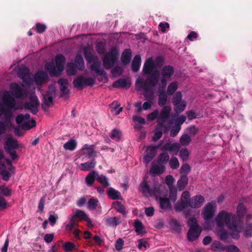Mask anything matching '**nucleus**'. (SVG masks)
Listing matches in <instances>:
<instances>
[{
	"label": "nucleus",
	"mask_w": 252,
	"mask_h": 252,
	"mask_svg": "<svg viewBox=\"0 0 252 252\" xmlns=\"http://www.w3.org/2000/svg\"><path fill=\"white\" fill-rule=\"evenodd\" d=\"M2 101L3 103L0 102V117L3 115L6 119H9L12 116L11 109H17L15 99L6 91L2 95Z\"/></svg>",
	"instance_id": "obj_1"
},
{
	"label": "nucleus",
	"mask_w": 252,
	"mask_h": 252,
	"mask_svg": "<svg viewBox=\"0 0 252 252\" xmlns=\"http://www.w3.org/2000/svg\"><path fill=\"white\" fill-rule=\"evenodd\" d=\"M158 74V71L156 70L144 82L141 78L137 79L135 84L136 90L140 91L142 89H144L145 92H151L150 87H155L158 84L159 80Z\"/></svg>",
	"instance_id": "obj_2"
},
{
	"label": "nucleus",
	"mask_w": 252,
	"mask_h": 252,
	"mask_svg": "<svg viewBox=\"0 0 252 252\" xmlns=\"http://www.w3.org/2000/svg\"><path fill=\"white\" fill-rule=\"evenodd\" d=\"M84 55L85 59L88 63H93L90 66V69L92 71H94L98 75L102 76L104 78H107L106 72L103 68H101V62L99 61L96 56L93 55L90 51L85 49Z\"/></svg>",
	"instance_id": "obj_3"
},
{
	"label": "nucleus",
	"mask_w": 252,
	"mask_h": 252,
	"mask_svg": "<svg viewBox=\"0 0 252 252\" xmlns=\"http://www.w3.org/2000/svg\"><path fill=\"white\" fill-rule=\"evenodd\" d=\"M216 221L219 227H223L226 225L229 229H232L236 227V223L234 224L233 221V215L224 210L220 211L217 215Z\"/></svg>",
	"instance_id": "obj_4"
},
{
	"label": "nucleus",
	"mask_w": 252,
	"mask_h": 252,
	"mask_svg": "<svg viewBox=\"0 0 252 252\" xmlns=\"http://www.w3.org/2000/svg\"><path fill=\"white\" fill-rule=\"evenodd\" d=\"M119 53L116 48H112L104 56L102 62L103 67L106 69L112 68L118 59Z\"/></svg>",
	"instance_id": "obj_5"
},
{
	"label": "nucleus",
	"mask_w": 252,
	"mask_h": 252,
	"mask_svg": "<svg viewBox=\"0 0 252 252\" xmlns=\"http://www.w3.org/2000/svg\"><path fill=\"white\" fill-rule=\"evenodd\" d=\"M55 61L56 67L51 69L48 67V73L52 77H58L62 74L66 59L63 55H59L56 56Z\"/></svg>",
	"instance_id": "obj_6"
},
{
	"label": "nucleus",
	"mask_w": 252,
	"mask_h": 252,
	"mask_svg": "<svg viewBox=\"0 0 252 252\" xmlns=\"http://www.w3.org/2000/svg\"><path fill=\"white\" fill-rule=\"evenodd\" d=\"M95 83L94 80L91 78H86L79 75L75 78L73 81V86L80 90H82L85 86H93Z\"/></svg>",
	"instance_id": "obj_7"
},
{
	"label": "nucleus",
	"mask_w": 252,
	"mask_h": 252,
	"mask_svg": "<svg viewBox=\"0 0 252 252\" xmlns=\"http://www.w3.org/2000/svg\"><path fill=\"white\" fill-rule=\"evenodd\" d=\"M246 200L244 197H242L239 201V202L236 207V214L233 215V221L234 224L235 222L242 223V220L247 213L248 210L243 202Z\"/></svg>",
	"instance_id": "obj_8"
},
{
	"label": "nucleus",
	"mask_w": 252,
	"mask_h": 252,
	"mask_svg": "<svg viewBox=\"0 0 252 252\" xmlns=\"http://www.w3.org/2000/svg\"><path fill=\"white\" fill-rule=\"evenodd\" d=\"M190 143H166L161 148L163 151H168L170 153H174L177 154L179 151L181 145L188 146Z\"/></svg>",
	"instance_id": "obj_9"
},
{
	"label": "nucleus",
	"mask_w": 252,
	"mask_h": 252,
	"mask_svg": "<svg viewBox=\"0 0 252 252\" xmlns=\"http://www.w3.org/2000/svg\"><path fill=\"white\" fill-rule=\"evenodd\" d=\"M19 145L18 143H5L4 148L7 154L11 157L13 160H15L18 158V156L16 152V150L18 148Z\"/></svg>",
	"instance_id": "obj_10"
},
{
	"label": "nucleus",
	"mask_w": 252,
	"mask_h": 252,
	"mask_svg": "<svg viewBox=\"0 0 252 252\" xmlns=\"http://www.w3.org/2000/svg\"><path fill=\"white\" fill-rule=\"evenodd\" d=\"M171 108L169 106H164L161 109L158 118L157 122L158 124L165 125V123L170 117Z\"/></svg>",
	"instance_id": "obj_11"
},
{
	"label": "nucleus",
	"mask_w": 252,
	"mask_h": 252,
	"mask_svg": "<svg viewBox=\"0 0 252 252\" xmlns=\"http://www.w3.org/2000/svg\"><path fill=\"white\" fill-rule=\"evenodd\" d=\"M30 101L26 102L24 104V108L29 110L33 114H36L38 112V108L39 106V102L37 96H32L30 97Z\"/></svg>",
	"instance_id": "obj_12"
},
{
	"label": "nucleus",
	"mask_w": 252,
	"mask_h": 252,
	"mask_svg": "<svg viewBox=\"0 0 252 252\" xmlns=\"http://www.w3.org/2000/svg\"><path fill=\"white\" fill-rule=\"evenodd\" d=\"M174 69L170 65L164 66L160 71L161 78L160 80H164L167 82L171 79L172 76L174 74Z\"/></svg>",
	"instance_id": "obj_13"
},
{
	"label": "nucleus",
	"mask_w": 252,
	"mask_h": 252,
	"mask_svg": "<svg viewBox=\"0 0 252 252\" xmlns=\"http://www.w3.org/2000/svg\"><path fill=\"white\" fill-rule=\"evenodd\" d=\"M202 231L201 228H189L187 234V239L189 242H192L197 240Z\"/></svg>",
	"instance_id": "obj_14"
},
{
	"label": "nucleus",
	"mask_w": 252,
	"mask_h": 252,
	"mask_svg": "<svg viewBox=\"0 0 252 252\" xmlns=\"http://www.w3.org/2000/svg\"><path fill=\"white\" fill-rule=\"evenodd\" d=\"M18 77L23 80V82L27 85H30L31 83V79L30 76L29 69L27 67L20 68L17 72Z\"/></svg>",
	"instance_id": "obj_15"
},
{
	"label": "nucleus",
	"mask_w": 252,
	"mask_h": 252,
	"mask_svg": "<svg viewBox=\"0 0 252 252\" xmlns=\"http://www.w3.org/2000/svg\"><path fill=\"white\" fill-rule=\"evenodd\" d=\"M165 167L164 165L159 164L158 162L156 163L155 161H153L150 169V173L153 176H155L162 174L165 172Z\"/></svg>",
	"instance_id": "obj_16"
},
{
	"label": "nucleus",
	"mask_w": 252,
	"mask_h": 252,
	"mask_svg": "<svg viewBox=\"0 0 252 252\" xmlns=\"http://www.w3.org/2000/svg\"><path fill=\"white\" fill-rule=\"evenodd\" d=\"M202 215L205 220H211L214 215L213 205L210 203L206 204L203 209Z\"/></svg>",
	"instance_id": "obj_17"
},
{
	"label": "nucleus",
	"mask_w": 252,
	"mask_h": 252,
	"mask_svg": "<svg viewBox=\"0 0 252 252\" xmlns=\"http://www.w3.org/2000/svg\"><path fill=\"white\" fill-rule=\"evenodd\" d=\"M155 67V61L152 58H149L144 63L142 71L145 75H150L154 72Z\"/></svg>",
	"instance_id": "obj_18"
},
{
	"label": "nucleus",
	"mask_w": 252,
	"mask_h": 252,
	"mask_svg": "<svg viewBox=\"0 0 252 252\" xmlns=\"http://www.w3.org/2000/svg\"><path fill=\"white\" fill-rule=\"evenodd\" d=\"M205 199L201 195H196L189 200L190 207L192 208H198L204 203Z\"/></svg>",
	"instance_id": "obj_19"
},
{
	"label": "nucleus",
	"mask_w": 252,
	"mask_h": 252,
	"mask_svg": "<svg viewBox=\"0 0 252 252\" xmlns=\"http://www.w3.org/2000/svg\"><path fill=\"white\" fill-rule=\"evenodd\" d=\"M163 130L164 132L167 130L166 126L158 124L156 126L154 135L152 137L153 140L155 142L159 140L162 135Z\"/></svg>",
	"instance_id": "obj_20"
},
{
	"label": "nucleus",
	"mask_w": 252,
	"mask_h": 252,
	"mask_svg": "<svg viewBox=\"0 0 252 252\" xmlns=\"http://www.w3.org/2000/svg\"><path fill=\"white\" fill-rule=\"evenodd\" d=\"M11 171L7 169L6 165L3 162H0V174L2 176V179L4 181H8L11 177ZM14 171L12 172L13 173Z\"/></svg>",
	"instance_id": "obj_21"
},
{
	"label": "nucleus",
	"mask_w": 252,
	"mask_h": 252,
	"mask_svg": "<svg viewBox=\"0 0 252 252\" xmlns=\"http://www.w3.org/2000/svg\"><path fill=\"white\" fill-rule=\"evenodd\" d=\"M133 226L135 231L137 235L143 236L146 233V231L142 222L138 219L134 220Z\"/></svg>",
	"instance_id": "obj_22"
},
{
	"label": "nucleus",
	"mask_w": 252,
	"mask_h": 252,
	"mask_svg": "<svg viewBox=\"0 0 252 252\" xmlns=\"http://www.w3.org/2000/svg\"><path fill=\"white\" fill-rule=\"evenodd\" d=\"M58 83L60 86V89L62 92V95H66L69 93V90L67 89V86L68 85V81L66 78H61L58 81Z\"/></svg>",
	"instance_id": "obj_23"
},
{
	"label": "nucleus",
	"mask_w": 252,
	"mask_h": 252,
	"mask_svg": "<svg viewBox=\"0 0 252 252\" xmlns=\"http://www.w3.org/2000/svg\"><path fill=\"white\" fill-rule=\"evenodd\" d=\"M34 80L37 85H41L47 79V74L43 71H38L33 76Z\"/></svg>",
	"instance_id": "obj_24"
},
{
	"label": "nucleus",
	"mask_w": 252,
	"mask_h": 252,
	"mask_svg": "<svg viewBox=\"0 0 252 252\" xmlns=\"http://www.w3.org/2000/svg\"><path fill=\"white\" fill-rule=\"evenodd\" d=\"M10 90L17 98H20L23 94V90L19 85L17 83H12L10 85Z\"/></svg>",
	"instance_id": "obj_25"
},
{
	"label": "nucleus",
	"mask_w": 252,
	"mask_h": 252,
	"mask_svg": "<svg viewBox=\"0 0 252 252\" xmlns=\"http://www.w3.org/2000/svg\"><path fill=\"white\" fill-rule=\"evenodd\" d=\"M87 216V215L84 211L80 210H77L70 216L69 220L71 221H75L76 219L78 218L79 220L81 221L82 220H84Z\"/></svg>",
	"instance_id": "obj_26"
},
{
	"label": "nucleus",
	"mask_w": 252,
	"mask_h": 252,
	"mask_svg": "<svg viewBox=\"0 0 252 252\" xmlns=\"http://www.w3.org/2000/svg\"><path fill=\"white\" fill-rule=\"evenodd\" d=\"M131 58V51L130 49L124 50L121 56V61L124 65H126L130 62Z\"/></svg>",
	"instance_id": "obj_27"
},
{
	"label": "nucleus",
	"mask_w": 252,
	"mask_h": 252,
	"mask_svg": "<svg viewBox=\"0 0 252 252\" xmlns=\"http://www.w3.org/2000/svg\"><path fill=\"white\" fill-rule=\"evenodd\" d=\"M159 207L162 210H171L172 204L170 201L169 198L167 197H159Z\"/></svg>",
	"instance_id": "obj_28"
},
{
	"label": "nucleus",
	"mask_w": 252,
	"mask_h": 252,
	"mask_svg": "<svg viewBox=\"0 0 252 252\" xmlns=\"http://www.w3.org/2000/svg\"><path fill=\"white\" fill-rule=\"evenodd\" d=\"M98 176V172L92 171L90 172L88 175L86 177L85 181L86 184L88 186L91 187L94 184V181L97 178V176Z\"/></svg>",
	"instance_id": "obj_29"
},
{
	"label": "nucleus",
	"mask_w": 252,
	"mask_h": 252,
	"mask_svg": "<svg viewBox=\"0 0 252 252\" xmlns=\"http://www.w3.org/2000/svg\"><path fill=\"white\" fill-rule=\"evenodd\" d=\"M107 193L108 197L112 200L123 199L121 193L112 188H110Z\"/></svg>",
	"instance_id": "obj_30"
},
{
	"label": "nucleus",
	"mask_w": 252,
	"mask_h": 252,
	"mask_svg": "<svg viewBox=\"0 0 252 252\" xmlns=\"http://www.w3.org/2000/svg\"><path fill=\"white\" fill-rule=\"evenodd\" d=\"M141 64V58L139 55H136L131 63V69L134 72H137L140 68Z\"/></svg>",
	"instance_id": "obj_31"
},
{
	"label": "nucleus",
	"mask_w": 252,
	"mask_h": 252,
	"mask_svg": "<svg viewBox=\"0 0 252 252\" xmlns=\"http://www.w3.org/2000/svg\"><path fill=\"white\" fill-rule=\"evenodd\" d=\"M189 179L186 175H182L177 182V187L180 190H183L188 185Z\"/></svg>",
	"instance_id": "obj_32"
},
{
	"label": "nucleus",
	"mask_w": 252,
	"mask_h": 252,
	"mask_svg": "<svg viewBox=\"0 0 252 252\" xmlns=\"http://www.w3.org/2000/svg\"><path fill=\"white\" fill-rule=\"evenodd\" d=\"M141 187L142 188V191L143 192H148L150 195L155 194L156 192H159V189L156 187H154L153 189H150V186L145 181H144V183L141 184Z\"/></svg>",
	"instance_id": "obj_33"
},
{
	"label": "nucleus",
	"mask_w": 252,
	"mask_h": 252,
	"mask_svg": "<svg viewBox=\"0 0 252 252\" xmlns=\"http://www.w3.org/2000/svg\"><path fill=\"white\" fill-rule=\"evenodd\" d=\"M241 223L236 222V227L235 228L230 229L232 232L230 233V236L235 239H238L240 237L239 233L241 229Z\"/></svg>",
	"instance_id": "obj_34"
},
{
	"label": "nucleus",
	"mask_w": 252,
	"mask_h": 252,
	"mask_svg": "<svg viewBox=\"0 0 252 252\" xmlns=\"http://www.w3.org/2000/svg\"><path fill=\"white\" fill-rule=\"evenodd\" d=\"M114 208L119 213L125 216L126 214L125 206L119 201H116L113 203Z\"/></svg>",
	"instance_id": "obj_35"
},
{
	"label": "nucleus",
	"mask_w": 252,
	"mask_h": 252,
	"mask_svg": "<svg viewBox=\"0 0 252 252\" xmlns=\"http://www.w3.org/2000/svg\"><path fill=\"white\" fill-rule=\"evenodd\" d=\"M74 63L79 70H82L85 67L83 58L80 54H77L75 56Z\"/></svg>",
	"instance_id": "obj_36"
},
{
	"label": "nucleus",
	"mask_w": 252,
	"mask_h": 252,
	"mask_svg": "<svg viewBox=\"0 0 252 252\" xmlns=\"http://www.w3.org/2000/svg\"><path fill=\"white\" fill-rule=\"evenodd\" d=\"M219 228L220 229L218 230V233H219L220 239L225 243L229 242L228 238L230 236V233L225 230L224 227Z\"/></svg>",
	"instance_id": "obj_37"
},
{
	"label": "nucleus",
	"mask_w": 252,
	"mask_h": 252,
	"mask_svg": "<svg viewBox=\"0 0 252 252\" xmlns=\"http://www.w3.org/2000/svg\"><path fill=\"white\" fill-rule=\"evenodd\" d=\"M106 224L110 226H116L121 222L120 219L117 217H109L106 219Z\"/></svg>",
	"instance_id": "obj_38"
},
{
	"label": "nucleus",
	"mask_w": 252,
	"mask_h": 252,
	"mask_svg": "<svg viewBox=\"0 0 252 252\" xmlns=\"http://www.w3.org/2000/svg\"><path fill=\"white\" fill-rule=\"evenodd\" d=\"M21 128L23 130H29L33 127H34L36 125L35 121L32 119L31 121H24L21 124Z\"/></svg>",
	"instance_id": "obj_39"
},
{
	"label": "nucleus",
	"mask_w": 252,
	"mask_h": 252,
	"mask_svg": "<svg viewBox=\"0 0 252 252\" xmlns=\"http://www.w3.org/2000/svg\"><path fill=\"white\" fill-rule=\"evenodd\" d=\"M82 149L83 150L85 151V152H84V154L87 155L89 158L94 157L96 156L94 148V145L89 146L88 144H85Z\"/></svg>",
	"instance_id": "obj_40"
},
{
	"label": "nucleus",
	"mask_w": 252,
	"mask_h": 252,
	"mask_svg": "<svg viewBox=\"0 0 252 252\" xmlns=\"http://www.w3.org/2000/svg\"><path fill=\"white\" fill-rule=\"evenodd\" d=\"M170 228L175 232L180 233L181 231V226L178 221L174 219L171 220L170 221Z\"/></svg>",
	"instance_id": "obj_41"
},
{
	"label": "nucleus",
	"mask_w": 252,
	"mask_h": 252,
	"mask_svg": "<svg viewBox=\"0 0 252 252\" xmlns=\"http://www.w3.org/2000/svg\"><path fill=\"white\" fill-rule=\"evenodd\" d=\"M169 159V156L167 152H163L158 155L157 162L159 164L164 165V164H166L167 162Z\"/></svg>",
	"instance_id": "obj_42"
},
{
	"label": "nucleus",
	"mask_w": 252,
	"mask_h": 252,
	"mask_svg": "<svg viewBox=\"0 0 252 252\" xmlns=\"http://www.w3.org/2000/svg\"><path fill=\"white\" fill-rule=\"evenodd\" d=\"M75 64L73 62L68 63L66 65V71L68 76L76 74L77 70Z\"/></svg>",
	"instance_id": "obj_43"
},
{
	"label": "nucleus",
	"mask_w": 252,
	"mask_h": 252,
	"mask_svg": "<svg viewBox=\"0 0 252 252\" xmlns=\"http://www.w3.org/2000/svg\"><path fill=\"white\" fill-rule=\"evenodd\" d=\"M92 161H88L84 163L81 164V169L82 171H89L91 169L94 168L95 165V162Z\"/></svg>",
	"instance_id": "obj_44"
},
{
	"label": "nucleus",
	"mask_w": 252,
	"mask_h": 252,
	"mask_svg": "<svg viewBox=\"0 0 252 252\" xmlns=\"http://www.w3.org/2000/svg\"><path fill=\"white\" fill-rule=\"evenodd\" d=\"M128 83L126 79L121 78L115 81L113 83L112 86L114 88H124L126 87Z\"/></svg>",
	"instance_id": "obj_45"
},
{
	"label": "nucleus",
	"mask_w": 252,
	"mask_h": 252,
	"mask_svg": "<svg viewBox=\"0 0 252 252\" xmlns=\"http://www.w3.org/2000/svg\"><path fill=\"white\" fill-rule=\"evenodd\" d=\"M162 143H158V145L150 146L148 147L145 153L155 157L157 153V149H158Z\"/></svg>",
	"instance_id": "obj_46"
},
{
	"label": "nucleus",
	"mask_w": 252,
	"mask_h": 252,
	"mask_svg": "<svg viewBox=\"0 0 252 252\" xmlns=\"http://www.w3.org/2000/svg\"><path fill=\"white\" fill-rule=\"evenodd\" d=\"M160 84L159 85L158 91V95H167L165 94V89L167 86V82L164 80H160Z\"/></svg>",
	"instance_id": "obj_47"
},
{
	"label": "nucleus",
	"mask_w": 252,
	"mask_h": 252,
	"mask_svg": "<svg viewBox=\"0 0 252 252\" xmlns=\"http://www.w3.org/2000/svg\"><path fill=\"white\" fill-rule=\"evenodd\" d=\"M122 135L123 134L121 131L117 129H113L112 130L110 137L114 140L119 141L121 140Z\"/></svg>",
	"instance_id": "obj_48"
},
{
	"label": "nucleus",
	"mask_w": 252,
	"mask_h": 252,
	"mask_svg": "<svg viewBox=\"0 0 252 252\" xmlns=\"http://www.w3.org/2000/svg\"><path fill=\"white\" fill-rule=\"evenodd\" d=\"M187 224L189 228L201 227L198 224L197 219L194 217L189 218L188 220Z\"/></svg>",
	"instance_id": "obj_49"
},
{
	"label": "nucleus",
	"mask_w": 252,
	"mask_h": 252,
	"mask_svg": "<svg viewBox=\"0 0 252 252\" xmlns=\"http://www.w3.org/2000/svg\"><path fill=\"white\" fill-rule=\"evenodd\" d=\"M30 115L29 114H19L16 118V122L17 124H21L24 121H30Z\"/></svg>",
	"instance_id": "obj_50"
},
{
	"label": "nucleus",
	"mask_w": 252,
	"mask_h": 252,
	"mask_svg": "<svg viewBox=\"0 0 252 252\" xmlns=\"http://www.w3.org/2000/svg\"><path fill=\"white\" fill-rule=\"evenodd\" d=\"M178 85L176 82H174L170 83L167 89L166 93L168 95H172L177 90Z\"/></svg>",
	"instance_id": "obj_51"
},
{
	"label": "nucleus",
	"mask_w": 252,
	"mask_h": 252,
	"mask_svg": "<svg viewBox=\"0 0 252 252\" xmlns=\"http://www.w3.org/2000/svg\"><path fill=\"white\" fill-rule=\"evenodd\" d=\"M190 171L191 167L187 163L183 164L180 169V173L181 175H186L187 176Z\"/></svg>",
	"instance_id": "obj_52"
},
{
	"label": "nucleus",
	"mask_w": 252,
	"mask_h": 252,
	"mask_svg": "<svg viewBox=\"0 0 252 252\" xmlns=\"http://www.w3.org/2000/svg\"><path fill=\"white\" fill-rule=\"evenodd\" d=\"M96 180L100 183L104 188H107L109 186V184L108 182V179L105 176L101 175L99 176L98 174L97 176Z\"/></svg>",
	"instance_id": "obj_53"
},
{
	"label": "nucleus",
	"mask_w": 252,
	"mask_h": 252,
	"mask_svg": "<svg viewBox=\"0 0 252 252\" xmlns=\"http://www.w3.org/2000/svg\"><path fill=\"white\" fill-rule=\"evenodd\" d=\"M58 219V216L54 212H50V215L48 217V223L51 226H54Z\"/></svg>",
	"instance_id": "obj_54"
},
{
	"label": "nucleus",
	"mask_w": 252,
	"mask_h": 252,
	"mask_svg": "<svg viewBox=\"0 0 252 252\" xmlns=\"http://www.w3.org/2000/svg\"><path fill=\"white\" fill-rule=\"evenodd\" d=\"M182 94L180 92H177L173 95L172 98V102L173 104L178 105L180 102H182Z\"/></svg>",
	"instance_id": "obj_55"
},
{
	"label": "nucleus",
	"mask_w": 252,
	"mask_h": 252,
	"mask_svg": "<svg viewBox=\"0 0 252 252\" xmlns=\"http://www.w3.org/2000/svg\"><path fill=\"white\" fill-rule=\"evenodd\" d=\"M98 200L97 199L90 198L88 202V207L91 210H94L98 205Z\"/></svg>",
	"instance_id": "obj_56"
},
{
	"label": "nucleus",
	"mask_w": 252,
	"mask_h": 252,
	"mask_svg": "<svg viewBox=\"0 0 252 252\" xmlns=\"http://www.w3.org/2000/svg\"><path fill=\"white\" fill-rule=\"evenodd\" d=\"M244 235L247 238H250L252 236V223H249L246 225Z\"/></svg>",
	"instance_id": "obj_57"
},
{
	"label": "nucleus",
	"mask_w": 252,
	"mask_h": 252,
	"mask_svg": "<svg viewBox=\"0 0 252 252\" xmlns=\"http://www.w3.org/2000/svg\"><path fill=\"white\" fill-rule=\"evenodd\" d=\"M174 109L176 112L181 113L183 111L186 106V103L185 101L180 102L178 105H175Z\"/></svg>",
	"instance_id": "obj_58"
},
{
	"label": "nucleus",
	"mask_w": 252,
	"mask_h": 252,
	"mask_svg": "<svg viewBox=\"0 0 252 252\" xmlns=\"http://www.w3.org/2000/svg\"><path fill=\"white\" fill-rule=\"evenodd\" d=\"M179 156L180 158L183 160H187L189 157V152L187 148H182L179 150Z\"/></svg>",
	"instance_id": "obj_59"
},
{
	"label": "nucleus",
	"mask_w": 252,
	"mask_h": 252,
	"mask_svg": "<svg viewBox=\"0 0 252 252\" xmlns=\"http://www.w3.org/2000/svg\"><path fill=\"white\" fill-rule=\"evenodd\" d=\"M75 248V245L70 242H66L63 245V249L65 252L71 251L74 250Z\"/></svg>",
	"instance_id": "obj_60"
},
{
	"label": "nucleus",
	"mask_w": 252,
	"mask_h": 252,
	"mask_svg": "<svg viewBox=\"0 0 252 252\" xmlns=\"http://www.w3.org/2000/svg\"><path fill=\"white\" fill-rule=\"evenodd\" d=\"M177 189L174 188H170L169 190V200L173 202H175L177 200Z\"/></svg>",
	"instance_id": "obj_61"
},
{
	"label": "nucleus",
	"mask_w": 252,
	"mask_h": 252,
	"mask_svg": "<svg viewBox=\"0 0 252 252\" xmlns=\"http://www.w3.org/2000/svg\"><path fill=\"white\" fill-rule=\"evenodd\" d=\"M158 104L160 106H164L167 102V95H158Z\"/></svg>",
	"instance_id": "obj_62"
},
{
	"label": "nucleus",
	"mask_w": 252,
	"mask_h": 252,
	"mask_svg": "<svg viewBox=\"0 0 252 252\" xmlns=\"http://www.w3.org/2000/svg\"><path fill=\"white\" fill-rule=\"evenodd\" d=\"M169 165L172 169H177L179 166V162L177 158L175 157L172 158L169 161Z\"/></svg>",
	"instance_id": "obj_63"
},
{
	"label": "nucleus",
	"mask_w": 252,
	"mask_h": 252,
	"mask_svg": "<svg viewBox=\"0 0 252 252\" xmlns=\"http://www.w3.org/2000/svg\"><path fill=\"white\" fill-rule=\"evenodd\" d=\"M186 132L190 135V136H194L198 132V128L194 126H191L187 128Z\"/></svg>",
	"instance_id": "obj_64"
}]
</instances>
